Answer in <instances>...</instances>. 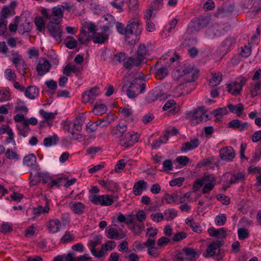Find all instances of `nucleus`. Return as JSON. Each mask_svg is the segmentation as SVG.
I'll use <instances>...</instances> for the list:
<instances>
[{"mask_svg": "<svg viewBox=\"0 0 261 261\" xmlns=\"http://www.w3.org/2000/svg\"><path fill=\"white\" fill-rule=\"evenodd\" d=\"M142 28L139 19L133 18L128 21L126 25V34L125 40L130 45H134L138 42L142 33Z\"/></svg>", "mask_w": 261, "mask_h": 261, "instance_id": "1", "label": "nucleus"}, {"mask_svg": "<svg viewBox=\"0 0 261 261\" xmlns=\"http://www.w3.org/2000/svg\"><path fill=\"white\" fill-rule=\"evenodd\" d=\"M127 79V77L125 76L123 79L124 84L122 90L124 91L125 87L128 86L126 92L129 98H135L138 94L143 93L145 92L146 88L145 81L139 78H135L132 82H129Z\"/></svg>", "mask_w": 261, "mask_h": 261, "instance_id": "2", "label": "nucleus"}, {"mask_svg": "<svg viewBox=\"0 0 261 261\" xmlns=\"http://www.w3.org/2000/svg\"><path fill=\"white\" fill-rule=\"evenodd\" d=\"M204 184L202 190L203 194L209 193L216 184V179L213 174L204 175L201 178L196 179L193 185L194 191H198Z\"/></svg>", "mask_w": 261, "mask_h": 261, "instance_id": "3", "label": "nucleus"}, {"mask_svg": "<svg viewBox=\"0 0 261 261\" xmlns=\"http://www.w3.org/2000/svg\"><path fill=\"white\" fill-rule=\"evenodd\" d=\"M197 252L192 248H184L176 255L177 261H196Z\"/></svg>", "mask_w": 261, "mask_h": 261, "instance_id": "4", "label": "nucleus"}, {"mask_svg": "<svg viewBox=\"0 0 261 261\" xmlns=\"http://www.w3.org/2000/svg\"><path fill=\"white\" fill-rule=\"evenodd\" d=\"M89 199L93 204L101 206H109L114 202L113 197L110 195H92Z\"/></svg>", "mask_w": 261, "mask_h": 261, "instance_id": "5", "label": "nucleus"}, {"mask_svg": "<svg viewBox=\"0 0 261 261\" xmlns=\"http://www.w3.org/2000/svg\"><path fill=\"white\" fill-rule=\"evenodd\" d=\"M139 136L134 132H129L125 133L120 139H119L120 144L125 147L133 146L139 140Z\"/></svg>", "mask_w": 261, "mask_h": 261, "instance_id": "6", "label": "nucleus"}, {"mask_svg": "<svg viewBox=\"0 0 261 261\" xmlns=\"http://www.w3.org/2000/svg\"><path fill=\"white\" fill-rule=\"evenodd\" d=\"M226 32L224 25L215 23L207 29L206 34L209 37L213 38L214 37L221 36L224 35Z\"/></svg>", "mask_w": 261, "mask_h": 261, "instance_id": "7", "label": "nucleus"}, {"mask_svg": "<svg viewBox=\"0 0 261 261\" xmlns=\"http://www.w3.org/2000/svg\"><path fill=\"white\" fill-rule=\"evenodd\" d=\"M181 72L183 73V75L187 77V83L194 82L198 76V71L194 69L191 65L185 66Z\"/></svg>", "mask_w": 261, "mask_h": 261, "instance_id": "8", "label": "nucleus"}, {"mask_svg": "<svg viewBox=\"0 0 261 261\" xmlns=\"http://www.w3.org/2000/svg\"><path fill=\"white\" fill-rule=\"evenodd\" d=\"M191 118L193 120H196L197 123H200L203 121H206L208 119V115L204 109V107H199L193 112H190Z\"/></svg>", "mask_w": 261, "mask_h": 261, "instance_id": "9", "label": "nucleus"}, {"mask_svg": "<svg viewBox=\"0 0 261 261\" xmlns=\"http://www.w3.org/2000/svg\"><path fill=\"white\" fill-rule=\"evenodd\" d=\"M220 158L225 161H231L234 158L236 153L233 149L230 146L224 147L220 150Z\"/></svg>", "mask_w": 261, "mask_h": 261, "instance_id": "10", "label": "nucleus"}, {"mask_svg": "<svg viewBox=\"0 0 261 261\" xmlns=\"http://www.w3.org/2000/svg\"><path fill=\"white\" fill-rule=\"evenodd\" d=\"M99 94L98 88L96 87L92 88L90 90L86 91L83 94V101L85 103L88 102L92 103Z\"/></svg>", "mask_w": 261, "mask_h": 261, "instance_id": "11", "label": "nucleus"}, {"mask_svg": "<svg viewBox=\"0 0 261 261\" xmlns=\"http://www.w3.org/2000/svg\"><path fill=\"white\" fill-rule=\"evenodd\" d=\"M127 130L126 124L124 122H120L116 126L113 128L111 133L115 138L120 139Z\"/></svg>", "mask_w": 261, "mask_h": 261, "instance_id": "12", "label": "nucleus"}, {"mask_svg": "<svg viewBox=\"0 0 261 261\" xmlns=\"http://www.w3.org/2000/svg\"><path fill=\"white\" fill-rule=\"evenodd\" d=\"M47 28L50 35L54 37L57 42H60L62 40L61 36L62 30L60 26H56L49 23L47 24Z\"/></svg>", "mask_w": 261, "mask_h": 261, "instance_id": "13", "label": "nucleus"}, {"mask_svg": "<svg viewBox=\"0 0 261 261\" xmlns=\"http://www.w3.org/2000/svg\"><path fill=\"white\" fill-rule=\"evenodd\" d=\"M223 244V241L218 240L211 243L206 250V254L203 253L205 257H212L216 254V249L220 248Z\"/></svg>", "mask_w": 261, "mask_h": 261, "instance_id": "14", "label": "nucleus"}, {"mask_svg": "<svg viewBox=\"0 0 261 261\" xmlns=\"http://www.w3.org/2000/svg\"><path fill=\"white\" fill-rule=\"evenodd\" d=\"M98 183L105 189L113 193L116 192L119 190L118 184L114 180L107 179L106 180L103 179L98 180Z\"/></svg>", "mask_w": 261, "mask_h": 261, "instance_id": "15", "label": "nucleus"}, {"mask_svg": "<svg viewBox=\"0 0 261 261\" xmlns=\"http://www.w3.org/2000/svg\"><path fill=\"white\" fill-rule=\"evenodd\" d=\"M224 176H227L228 178L230 177V184L242 182L245 179V174L241 172H237L236 174L227 172L224 174Z\"/></svg>", "mask_w": 261, "mask_h": 261, "instance_id": "16", "label": "nucleus"}, {"mask_svg": "<svg viewBox=\"0 0 261 261\" xmlns=\"http://www.w3.org/2000/svg\"><path fill=\"white\" fill-rule=\"evenodd\" d=\"M51 67V65L47 60L40 61L38 64L36 70L38 75L42 76L48 72Z\"/></svg>", "mask_w": 261, "mask_h": 261, "instance_id": "17", "label": "nucleus"}, {"mask_svg": "<svg viewBox=\"0 0 261 261\" xmlns=\"http://www.w3.org/2000/svg\"><path fill=\"white\" fill-rule=\"evenodd\" d=\"M116 247V243L114 241H108L103 244L100 250L98 252L96 258H100L105 255L107 251L112 250Z\"/></svg>", "mask_w": 261, "mask_h": 261, "instance_id": "18", "label": "nucleus"}, {"mask_svg": "<svg viewBox=\"0 0 261 261\" xmlns=\"http://www.w3.org/2000/svg\"><path fill=\"white\" fill-rule=\"evenodd\" d=\"M65 261H85L91 259L90 257H87L85 255L76 256V253L73 251H70L68 254L64 255Z\"/></svg>", "mask_w": 261, "mask_h": 261, "instance_id": "19", "label": "nucleus"}, {"mask_svg": "<svg viewBox=\"0 0 261 261\" xmlns=\"http://www.w3.org/2000/svg\"><path fill=\"white\" fill-rule=\"evenodd\" d=\"M50 210V207L49 205V201L46 199L45 203L44 206L41 205H38L36 207L33 208V214L37 217L42 214H48Z\"/></svg>", "mask_w": 261, "mask_h": 261, "instance_id": "20", "label": "nucleus"}, {"mask_svg": "<svg viewBox=\"0 0 261 261\" xmlns=\"http://www.w3.org/2000/svg\"><path fill=\"white\" fill-rule=\"evenodd\" d=\"M61 223L59 219H55L50 220L48 221L46 227L48 231L50 233H56L60 230Z\"/></svg>", "mask_w": 261, "mask_h": 261, "instance_id": "21", "label": "nucleus"}, {"mask_svg": "<svg viewBox=\"0 0 261 261\" xmlns=\"http://www.w3.org/2000/svg\"><path fill=\"white\" fill-rule=\"evenodd\" d=\"M199 145V141L197 138L191 139L190 142L184 143L181 147V151L187 152L188 150H193L196 148Z\"/></svg>", "mask_w": 261, "mask_h": 261, "instance_id": "22", "label": "nucleus"}, {"mask_svg": "<svg viewBox=\"0 0 261 261\" xmlns=\"http://www.w3.org/2000/svg\"><path fill=\"white\" fill-rule=\"evenodd\" d=\"M71 211L76 215H81L86 211V205L81 202H75L70 204Z\"/></svg>", "mask_w": 261, "mask_h": 261, "instance_id": "23", "label": "nucleus"}, {"mask_svg": "<svg viewBox=\"0 0 261 261\" xmlns=\"http://www.w3.org/2000/svg\"><path fill=\"white\" fill-rule=\"evenodd\" d=\"M142 63V62L137 57L136 58L129 57L126 59L125 61L123 63V67L126 69H130L133 67L139 66Z\"/></svg>", "mask_w": 261, "mask_h": 261, "instance_id": "24", "label": "nucleus"}, {"mask_svg": "<svg viewBox=\"0 0 261 261\" xmlns=\"http://www.w3.org/2000/svg\"><path fill=\"white\" fill-rule=\"evenodd\" d=\"M147 189V183L144 180H140L135 183L133 191L136 196L141 195L143 191Z\"/></svg>", "mask_w": 261, "mask_h": 261, "instance_id": "25", "label": "nucleus"}, {"mask_svg": "<svg viewBox=\"0 0 261 261\" xmlns=\"http://www.w3.org/2000/svg\"><path fill=\"white\" fill-rule=\"evenodd\" d=\"M209 234L212 237H215L219 239H224L226 236V229L224 228L216 229L211 227L208 229Z\"/></svg>", "mask_w": 261, "mask_h": 261, "instance_id": "26", "label": "nucleus"}, {"mask_svg": "<svg viewBox=\"0 0 261 261\" xmlns=\"http://www.w3.org/2000/svg\"><path fill=\"white\" fill-rule=\"evenodd\" d=\"M150 51L144 44H141L137 51V57L143 62L147 56L150 55Z\"/></svg>", "mask_w": 261, "mask_h": 261, "instance_id": "27", "label": "nucleus"}, {"mask_svg": "<svg viewBox=\"0 0 261 261\" xmlns=\"http://www.w3.org/2000/svg\"><path fill=\"white\" fill-rule=\"evenodd\" d=\"M227 91L234 96L239 95L242 90L241 86L238 83V82H233L226 85Z\"/></svg>", "mask_w": 261, "mask_h": 261, "instance_id": "28", "label": "nucleus"}, {"mask_svg": "<svg viewBox=\"0 0 261 261\" xmlns=\"http://www.w3.org/2000/svg\"><path fill=\"white\" fill-rule=\"evenodd\" d=\"M235 44L236 38L233 37L229 36L222 43L221 47L223 48L224 51L228 52L233 48Z\"/></svg>", "mask_w": 261, "mask_h": 261, "instance_id": "29", "label": "nucleus"}, {"mask_svg": "<svg viewBox=\"0 0 261 261\" xmlns=\"http://www.w3.org/2000/svg\"><path fill=\"white\" fill-rule=\"evenodd\" d=\"M32 28V24L25 19L24 20L19 19V32L23 34L25 32H29Z\"/></svg>", "mask_w": 261, "mask_h": 261, "instance_id": "30", "label": "nucleus"}, {"mask_svg": "<svg viewBox=\"0 0 261 261\" xmlns=\"http://www.w3.org/2000/svg\"><path fill=\"white\" fill-rule=\"evenodd\" d=\"M209 23L210 21L208 18L201 16L194 20V26L193 27L198 30L206 27Z\"/></svg>", "mask_w": 261, "mask_h": 261, "instance_id": "31", "label": "nucleus"}, {"mask_svg": "<svg viewBox=\"0 0 261 261\" xmlns=\"http://www.w3.org/2000/svg\"><path fill=\"white\" fill-rule=\"evenodd\" d=\"M42 14L49 20V23H51V24H55L58 25L61 22L62 20V18L50 15L48 10L46 9L42 10Z\"/></svg>", "mask_w": 261, "mask_h": 261, "instance_id": "32", "label": "nucleus"}, {"mask_svg": "<svg viewBox=\"0 0 261 261\" xmlns=\"http://www.w3.org/2000/svg\"><path fill=\"white\" fill-rule=\"evenodd\" d=\"M94 239V240L90 241L89 246L90 247L91 253L96 257V256L97 255L98 252H97L95 247L101 243L102 237L100 236H96Z\"/></svg>", "mask_w": 261, "mask_h": 261, "instance_id": "33", "label": "nucleus"}, {"mask_svg": "<svg viewBox=\"0 0 261 261\" xmlns=\"http://www.w3.org/2000/svg\"><path fill=\"white\" fill-rule=\"evenodd\" d=\"M23 164L25 166L34 168L36 164V158L34 154L31 153L24 156Z\"/></svg>", "mask_w": 261, "mask_h": 261, "instance_id": "34", "label": "nucleus"}, {"mask_svg": "<svg viewBox=\"0 0 261 261\" xmlns=\"http://www.w3.org/2000/svg\"><path fill=\"white\" fill-rule=\"evenodd\" d=\"M38 89L34 86H30L25 90V96L31 99H35L38 96Z\"/></svg>", "mask_w": 261, "mask_h": 261, "instance_id": "35", "label": "nucleus"}, {"mask_svg": "<svg viewBox=\"0 0 261 261\" xmlns=\"http://www.w3.org/2000/svg\"><path fill=\"white\" fill-rule=\"evenodd\" d=\"M227 107L231 113L236 114L238 116H241L244 109V106L241 103L236 105L230 103L228 105Z\"/></svg>", "mask_w": 261, "mask_h": 261, "instance_id": "36", "label": "nucleus"}, {"mask_svg": "<svg viewBox=\"0 0 261 261\" xmlns=\"http://www.w3.org/2000/svg\"><path fill=\"white\" fill-rule=\"evenodd\" d=\"M105 20L109 21L108 24L104 25L101 27L102 32L103 34H107L109 31L110 27H112L116 22L114 16L111 14H107L105 17Z\"/></svg>", "mask_w": 261, "mask_h": 261, "instance_id": "37", "label": "nucleus"}, {"mask_svg": "<svg viewBox=\"0 0 261 261\" xmlns=\"http://www.w3.org/2000/svg\"><path fill=\"white\" fill-rule=\"evenodd\" d=\"M108 36L109 35L107 34L96 33L92 38L94 43L102 44L108 40Z\"/></svg>", "mask_w": 261, "mask_h": 261, "instance_id": "38", "label": "nucleus"}, {"mask_svg": "<svg viewBox=\"0 0 261 261\" xmlns=\"http://www.w3.org/2000/svg\"><path fill=\"white\" fill-rule=\"evenodd\" d=\"M186 223L188 225L192 230L198 233L202 232V229L200 224L193 221V219L187 218L185 220Z\"/></svg>", "mask_w": 261, "mask_h": 261, "instance_id": "39", "label": "nucleus"}, {"mask_svg": "<svg viewBox=\"0 0 261 261\" xmlns=\"http://www.w3.org/2000/svg\"><path fill=\"white\" fill-rule=\"evenodd\" d=\"M222 79V74L221 72L212 73V77L210 80V84L212 87L218 85Z\"/></svg>", "mask_w": 261, "mask_h": 261, "instance_id": "40", "label": "nucleus"}, {"mask_svg": "<svg viewBox=\"0 0 261 261\" xmlns=\"http://www.w3.org/2000/svg\"><path fill=\"white\" fill-rule=\"evenodd\" d=\"M59 141V138L57 135L45 138L43 140V145L46 147L55 145Z\"/></svg>", "mask_w": 261, "mask_h": 261, "instance_id": "41", "label": "nucleus"}, {"mask_svg": "<svg viewBox=\"0 0 261 261\" xmlns=\"http://www.w3.org/2000/svg\"><path fill=\"white\" fill-rule=\"evenodd\" d=\"M90 34H88L85 30H81V34L79 35L78 40L80 44H87L91 39Z\"/></svg>", "mask_w": 261, "mask_h": 261, "instance_id": "42", "label": "nucleus"}, {"mask_svg": "<svg viewBox=\"0 0 261 261\" xmlns=\"http://www.w3.org/2000/svg\"><path fill=\"white\" fill-rule=\"evenodd\" d=\"M144 228L145 226L143 223L134 222L132 226L129 227V229L132 230L134 234L138 236L144 230Z\"/></svg>", "mask_w": 261, "mask_h": 261, "instance_id": "43", "label": "nucleus"}, {"mask_svg": "<svg viewBox=\"0 0 261 261\" xmlns=\"http://www.w3.org/2000/svg\"><path fill=\"white\" fill-rule=\"evenodd\" d=\"M179 198V196H178L177 194H166L165 195L164 199L166 202L168 204H171L174 202H177L178 203V200Z\"/></svg>", "mask_w": 261, "mask_h": 261, "instance_id": "44", "label": "nucleus"}, {"mask_svg": "<svg viewBox=\"0 0 261 261\" xmlns=\"http://www.w3.org/2000/svg\"><path fill=\"white\" fill-rule=\"evenodd\" d=\"M64 7L63 5H59L55 7L52 9V12L50 15L53 16L59 17L63 18V17Z\"/></svg>", "mask_w": 261, "mask_h": 261, "instance_id": "45", "label": "nucleus"}, {"mask_svg": "<svg viewBox=\"0 0 261 261\" xmlns=\"http://www.w3.org/2000/svg\"><path fill=\"white\" fill-rule=\"evenodd\" d=\"M168 140V135H164L158 139L154 143L152 144V149H156L159 148L162 144H165Z\"/></svg>", "mask_w": 261, "mask_h": 261, "instance_id": "46", "label": "nucleus"}, {"mask_svg": "<svg viewBox=\"0 0 261 261\" xmlns=\"http://www.w3.org/2000/svg\"><path fill=\"white\" fill-rule=\"evenodd\" d=\"M164 215L166 217V220L170 221L177 216V212L175 209H168L164 212Z\"/></svg>", "mask_w": 261, "mask_h": 261, "instance_id": "47", "label": "nucleus"}, {"mask_svg": "<svg viewBox=\"0 0 261 261\" xmlns=\"http://www.w3.org/2000/svg\"><path fill=\"white\" fill-rule=\"evenodd\" d=\"M17 127L19 130V134L20 135L24 137L28 135L30 128L29 125H27V123L23 122V123L18 125Z\"/></svg>", "mask_w": 261, "mask_h": 261, "instance_id": "48", "label": "nucleus"}, {"mask_svg": "<svg viewBox=\"0 0 261 261\" xmlns=\"http://www.w3.org/2000/svg\"><path fill=\"white\" fill-rule=\"evenodd\" d=\"M108 234H109V238L111 239H122L125 237V234H122L120 236L116 228H111L108 230Z\"/></svg>", "mask_w": 261, "mask_h": 261, "instance_id": "49", "label": "nucleus"}, {"mask_svg": "<svg viewBox=\"0 0 261 261\" xmlns=\"http://www.w3.org/2000/svg\"><path fill=\"white\" fill-rule=\"evenodd\" d=\"M213 113L217 120H220L224 115L228 114V111L225 108H221L215 110Z\"/></svg>", "mask_w": 261, "mask_h": 261, "instance_id": "50", "label": "nucleus"}, {"mask_svg": "<svg viewBox=\"0 0 261 261\" xmlns=\"http://www.w3.org/2000/svg\"><path fill=\"white\" fill-rule=\"evenodd\" d=\"M39 113L46 121L54 119L57 114V113L47 112L43 109L40 110Z\"/></svg>", "mask_w": 261, "mask_h": 261, "instance_id": "51", "label": "nucleus"}, {"mask_svg": "<svg viewBox=\"0 0 261 261\" xmlns=\"http://www.w3.org/2000/svg\"><path fill=\"white\" fill-rule=\"evenodd\" d=\"M7 134L8 137L6 138L5 142L6 144H9L12 143L14 146H16V142L14 139V134L11 128L8 129L7 130Z\"/></svg>", "mask_w": 261, "mask_h": 261, "instance_id": "52", "label": "nucleus"}, {"mask_svg": "<svg viewBox=\"0 0 261 261\" xmlns=\"http://www.w3.org/2000/svg\"><path fill=\"white\" fill-rule=\"evenodd\" d=\"M168 74L167 69L165 67H160L157 68L155 72V76L159 80H163Z\"/></svg>", "mask_w": 261, "mask_h": 261, "instance_id": "53", "label": "nucleus"}, {"mask_svg": "<svg viewBox=\"0 0 261 261\" xmlns=\"http://www.w3.org/2000/svg\"><path fill=\"white\" fill-rule=\"evenodd\" d=\"M107 107L102 104L95 106L93 108V112L96 115H101L107 111Z\"/></svg>", "mask_w": 261, "mask_h": 261, "instance_id": "54", "label": "nucleus"}, {"mask_svg": "<svg viewBox=\"0 0 261 261\" xmlns=\"http://www.w3.org/2000/svg\"><path fill=\"white\" fill-rule=\"evenodd\" d=\"M226 222V215L225 214H221L217 215L215 219V224L217 226H223Z\"/></svg>", "mask_w": 261, "mask_h": 261, "instance_id": "55", "label": "nucleus"}, {"mask_svg": "<svg viewBox=\"0 0 261 261\" xmlns=\"http://www.w3.org/2000/svg\"><path fill=\"white\" fill-rule=\"evenodd\" d=\"M261 89V83L259 82L255 83L254 85H251L250 93L251 96L254 97L259 94V91Z\"/></svg>", "mask_w": 261, "mask_h": 261, "instance_id": "56", "label": "nucleus"}, {"mask_svg": "<svg viewBox=\"0 0 261 261\" xmlns=\"http://www.w3.org/2000/svg\"><path fill=\"white\" fill-rule=\"evenodd\" d=\"M238 234L239 240H244L249 237V232L245 228H240L238 229Z\"/></svg>", "mask_w": 261, "mask_h": 261, "instance_id": "57", "label": "nucleus"}, {"mask_svg": "<svg viewBox=\"0 0 261 261\" xmlns=\"http://www.w3.org/2000/svg\"><path fill=\"white\" fill-rule=\"evenodd\" d=\"M11 94L10 92L5 89L0 90V101L3 102L10 100Z\"/></svg>", "mask_w": 261, "mask_h": 261, "instance_id": "58", "label": "nucleus"}, {"mask_svg": "<svg viewBox=\"0 0 261 261\" xmlns=\"http://www.w3.org/2000/svg\"><path fill=\"white\" fill-rule=\"evenodd\" d=\"M13 225L9 222H3L1 224V231L3 233L10 232L13 230Z\"/></svg>", "mask_w": 261, "mask_h": 261, "instance_id": "59", "label": "nucleus"}, {"mask_svg": "<svg viewBox=\"0 0 261 261\" xmlns=\"http://www.w3.org/2000/svg\"><path fill=\"white\" fill-rule=\"evenodd\" d=\"M35 23L37 29L39 32H42L44 28L45 23L43 19L41 17H37L35 19Z\"/></svg>", "mask_w": 261, "mask_h": 261, "instance_id": "60", "label": "nucleus"}, {"mask_svg": "<svg viewBox=\"0 0 261 261\" xmlns=\"http://www.w3.org/2000/svg\"><path fill=\"white\" fill-rule=\"evenodd\" d=\"M158 233V230L156 228H154L152 227L148 228L146 230L145 236L149 238H155Z\"/></svg>", "mask_w": 261, "mask_h": 261, "instance_id": "61", "label": "nucleus"}, {"mask_svg": "<svg viewBox=\"0 0 261 261\" xmlns=\"http://www.w3.org/2000/svg\"><path fill=\"white\" fill-rule=\"evenodd\" d=\"M74 237L71 234L70 232L66 231L62 237L61 241L63 243H68L74 240Z\"/></svg>", "mask_w": 261, "mask_h": 261, "instance_id": "62", "label": "nucleus"}, {"mask_svg": "<svg viewBox=\"0 0 261 261\" xmlns=\"http://www.w3.org/2000/svg\"><path fill=\"white\" fill-rule=\"evenodd\" d=\"M5 154L8 159L15 160L19 159V154L16 151H13L10 149L7 150Z\"/></svg>", "mask_w": 261, "mask_h": 261, "instance_id": "63", "label": "nucleus"}, {"mask_svg": "<svg viewBox=\"0 0 261 261\" xmlns=\"http://www.w3.org/2000/svg\"><path fill=\"white\" fill-rule=\"evenodd\" d=\"M5 77L10 81H14L16 80V75L15 72L11 69H7L5 71Z\"/></svg>", "mask_w": 261, "mask_h": 261, "instance_id": "64", "label": "nucleus"}]
</instances>
